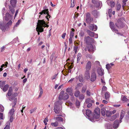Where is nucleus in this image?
Here are the masks:
<instances>
[{
    "instance_id": "obj_1",
    "label": "nucleus",
    "mask_w": 129,
    "mask_h": 129,
    "mask_svg": "<svg viewBox=\"0 0 129 129\" xmlns=\"http://www.w3.org/2000/svg\"><path fill=\"white\" fill-rule=\"evenodd\" d=\"M37 25L36 29L39 35H40V32H41L43 31V27H48L49 26L47 24H46L45 21L43 20H38Z\"/></svg>"
},
{
    "instance_id": "obj_2",
    "label": "nucleus",
    "mask_w": 129,
    "mask_h": 129,
    "mask_svg": "<svg viewBox=\"0 0 129 129\" xmlns=\"http://www.w3.org/2000/svg\"><path fill=\"white\" fill-rule=\"evenodd\" d=\"M62 103L61 101H58L54 103V110L56 113L58 114L60 112V109L61 108V105Z\"/></svg>"
},
{
    "instance_id": "obj_3",
    "label": "nucleus",
    "mask_w": 129,
    "mask_h": 129,
    "mask_svg": "<svg viewBox=\"0 0 129 129\" xmlns=\"http://www.w3.org/2000/svg\"><path fill=\"white\" fill-rule=\"evenodd\" d=\"M69 94L67 93H64L63 90L61 91L59 95L58 99L59 101L63 100H67L69 98Z\"/></svg>"
},
{
    "instance_id": "obj_4",
    "label": "nucleus",
    "mask_w": 129,
    "mask_h": 129,
    "mask_svg": "<svg viewBox=\"0 0 129 129\" xmlns=\"http://www.w3.org/2000/svg\"><path fill=\"white\" fill-rule=\"evenodd\" d=\"M82 112L84 114H85V113L86 112V116L88 117V119L92 122H94L95 121L93 119V117L92 118H91L90 117V115L91 114V111L89 110H83L82 111Z\"/></svg>"
},
{
    "instance_id": "obj_5",
    "label": "nucleus",
    "mask_w": 129,
    "mask_h": 129,
    "mask_svg": "<svg viewBox=\"0 0 129 129\" xmlns=\"http://www.w3.org/2000/svg\"><path fill=\"white\" fill-rule=\"evenodd\" d=\"M100 109L99 108H97L94 110V115L93 116V119L95 121L96 119H98L100 117Z\"/></svg>"
},
{
    "instance_id": "obj_6",
    "label": "nucleus",
    "mask_w": 129,
    "mask_h": 129,
    "mask_svg": "<svg viewBox=\"0 0 129 129\" xmlns=\"http://www.w3.org/2000/svg\"><path fill=\"white\" fill-rule=\"evenodd\" d=\"M48 9H45L43 10L41 12H40L39 14L41 15H42L43 14H47V15L46 16V18L48 20V18H49L50 17V16L49 15V13Z\"/></svg>"
},
{
    "instance_id": "obj_7",
    "label": "nucleus",
    "mask_w": 129,
    "mask_h": 129,
    "mask_svg": "<svg viewBox=\"0 0 129 129\" xmlns=\"http://www.w3.org/2000/svg\"><path fill=\"white\" fill-rule=\"evenodd\" d=\"M93 18L90 16V14L89 13L86 14V20L87 23H90L93 21Z\"/></svg>"
},
{
    "instance_id": "obj_8",
    "label": "nucleus",
    "mask_w": 129,
    "mask_h": 129,
    "mask_svg": "<svg viewBox=\"0 0 129 129\" xmlns=\"http://www.w3.org/2000/svg\"><path fill=\"white\" fill-rule=\"evenodd\" d=\"M84 41L87 44L94 42L93 39L89 36L85 37L84 38Z\"/></svg>"
},
{
    "instance_id": "obj_9",
    "label": "nucleus",
    "mask_w": 129,
    "mask_h": 129,
    "mask_svg": "<svg viewBox=\"0 0 129 129\" xmlns=\"http://www.w3.org/2000/svg\"><path fill=\"white\" fill-rule=\"evenodd\" d=\"M110 27L113 31L115 32L117 34L119 35L120 34V33L118 32V30L114 27V24L113 22H110Z\"/></svg>"
},
{
    "instance_id": "obj_10",
    "label": "nucleus",
    "mask_w": 129,
    "mask_h": 129,
    "mask_svg": "<svg viewBox=\"0 0 129 129\" xmlns=\"http://www.w3.org/2000/svg\"><path fill=\"white\" fill-rule=\"evenodd\" d=\"M66 93H67L68 94L71 96L73 95V89L72 87H69L67 88L66 90Z\"/></svg>"
},
{
    "instance_id": "obj_11",
    "label": "nucleus",
    "mask_w": 129,
    "mask_h": 129,
    "mask_svg": "<svg viewBox=\"0 0 129 129\" xmlns=\"http://www.w3.org/2000/svg\"><path fill=\"white\" fill-rule=\"evenodd\" d=\"M116 26L119 28L123 27L124 26V24L121 21L120 19H118L115 24Z\"/></svg>"
},
{
    "instance_id": "obj_12",
    "label": "nucleus",
    "mask_w": 129,
    "mask_h": 129,
    "mask_svg": "<svg viewBox=\"0 0 129 129\" xmlns=\"http://www.w3.org/2000/svg\"><path fill=\"white\" fill-rule=\"evenodd\" d=\"M87 47L89 52H93L95 49V46H93L91 44L88 45Z\"/></svg>"
},
{
    "instance_id": "obj_13",
    "label": "nucleus",
    "mask_w": 129,
    "mask_h": 129,
    "mask_svg": "<svg viewBox=\"0 0 129 129\" xmlns=\"http://www.w3.org/2000/svg\"><path fill=\"white\" fill-rule=\"evenodd\" d=\"M12 16L10 15L8 13H7L5 15V16L4 18V19L7 21L9 20H11L12 19Z\"/></svg>"
},
{
    "instance_id": "obj_14",
    "label": "nucleus",
    "mask_w": 129,
    "mask_h": 129,
    "mask_svg": "<svg viewBox=\"0 0 129 129\" xmlns=\"http://www.w3.org/2000/svg\"><path fill=\"white\" fill-rule=\"evenodd\" d=\"M91 66V64L90 61H88L86 66L85 69L86 71H90Z\"/></svg>"
},
{
    "instance_id": "obj_15",
    "label": "nucleus",
    "mask_w": 129,
    "mask_h": 129,
    "mask_svg": "<svg viewBox=\"0 0 129 129\" xmlns=\"http://www.w3.org/2000/svg\"><path fill=\"white\" fill-rule=\"evenodd\" d=\"M96 78V75L95 72L92 73L90 77V81H94Z\"/></svg>"
},
{
    "instance_id": "obj_16",
    "label": "nucleus",
    "mask_w": 129,
    "mask_h": 129,
    "mask_svg": "<svg viewBox=\"0 0 129 129\" xmlns=\"http://www.w3.org/2000/svg\"><path fill=\"white\" fill-rule=\"evenodd\" d=\"M89 28L92 30L95 31L97 29V27L96 25L91 24L89 26Z\"/></svg>"
},
{
    "instance_id": "obj_17",
    "label": "nucleus",
    "mask_w": 129,
    "mask_h": 129,
    "mask_svg": "<svg viewBox=\"0 0 129 129\" xmlns=\"http://www.w3.org/2000/svg\"><path fill=\"white\" fill-rule=\"evenodd\" d=\"M84 77L85 78L88 79L90 78V73L89 71H85L84 74Z\"/></svg>"
},
{
    "instance_id": "obj_18",
    "label": "nucleus",
    "mask_w": 129,
    "mask_h": 129,
    "mask_svg": "<svg viewBox=\"0 0 129 129\" xmlns=\"http://www.w3.org/2000/svg\"><path fill=\"white\" fill-rule=\"evenodd\" d=\"M9 100L12 101V100H14V105L12 106V107L13 108L15 106L17 102V98H15V97L13 96H12L11 98L9 99Z\"/></svg>"
},
{
    "instance_id": "obj_19",
    "label": "nucleus",
    "mask_w": 129,
    "mask_h": 129,
    "mask_svg": "<svg viewBox=\"0 0 129 129\" xmlns=\"http://www.w3.org/2000/svg\"><path fill=\"white\" fill-rule=\"evenodd\" d=\"M119 123L118 120H116L114 121L113 125V128L114 129H116L118 127V126Z\"/></svg>"
},
{
    "instance_id": "obj_20",
    "label": "nucleus",
    "mask_w": 129,
    "mask_h": 129,
    "mask_svg": "<svg viewBox=\"0 0 129 129\" xmlns=\"http://www.w3.org/2000/svg\"><path fill=\"white\" fill-rule=\"evenodd\" d=\"M16 0H10V3L13 7H15L16 6Z\"/></svg>"
},
{
    "instance_id": "obj_21",
    "label": "nucleus",
    "mask_w": 129,
    "mask_h": 129,
    "mask_svg": "<svg viewBox=\"0 0 129 129\" xmlns=\"http://www.w3.org/2000/svg\"><path fill=\"white\" fill-rule=\"evenodd\" d=\"M97 72L98 74L101 76L104 74V70L100 68H99L98 69Z\"/></svg>"
},
{
    "instance_id": "obj_22",
    "label": "nucleus",
    "mask_w": 129,
    "mask_h": 129,
    "mask_svg": "<svg viewBox=\"0 0 129 129\" xmlns=\"http://www.w3.org/2000/svg\"><path fill=\"white\" fill-rule=\"evenodd\" d=\"M92 3L94 4H97L98 5L96 6L97 7H98L99 6L101 5V6L102 3L101 2H97V0H92Z\"/></svg>"
},
{
    "instance_id": "obj_23",
    "label": "nucleus",
    "mask_w": 129,
    "mask_h": 129,
    "mask_svg": "<svg viewBox=\"0 0 129 129\" xmlns=\"http://www.w3.org/2000/svg\"><path fill=\"white\" fill-rule=\"evenodd\" d=\"M114 64L112 63L109 64H107L106 65V68L108 70Z\"/></svg>"
},
{
    "instance_id": "obj_24",
    "label": "nucleus",
    "mask_w": 129,
    "mask_h": 129,
    "mask_svg": "<svg viewBox=\"0 0 129 129\" xmlns=\"http://www.w3.org/2000/svg\"><path fill=\"white\" fill-rule=\"evenodd\" d=\"M54 118L56 120L58 121H63V119L61 117H59L58 115H57L56 116H55Z\"/></svg>"
},
{
    "instance_id": "obj_25",
    "label": "nucleus",
    "mask_w": 129,
    "mask_h": 129,
    "mask_svg": "<svg viewBox=\"0 0 129 129\" xmlns=\"http://www.w3.org/2000/svg\"><path fill=\"white\" fill-rule=\"evenodd\" d=\"M12 87H11L9 89L7 93V95L9 96H10L12 94Z\"/></svg>"
},
{
    "instance_id": "obj_26",
    "label": "nucleus",
    "mask_w": 129,
    "mask_h": 129,
    "mask_svg": "<svg viewBox=\"0 0 129 129\" xmlns=\"http://www.w3.org/2000/svg\"><path fill=\"white\" fill-rule=\"evenodd\" d=\"M101 113L102 115L104 116L106 114V109L105 107H103L101 109Z\"/></svg>"
},
{
    "instance_id": "obj_27",
    "label": "nucleus",
    "mask_w": 129,
    "mask_h": 129,
    "mask_svg": "<svg viewBox=\"0 0 129 129\" xmlns=\"http://www.w3.org/2000/svg\"><path fill=\"white\" fill-rule=\"evenodd\" d=\"M14 109L12 108L11 109L9 113V115L10 116H12L14 114Z\"/></svg>"
},
{
    "instance_id": "obj_28",
    "label": "nucleus",
    "mask_w": 129,
    "mask_h": 129,
    "mask_svg": "<svg viewBox=\"0 0 129 129\" xmlns=\"http://www.w3.org/2000/svg\"><path fill=\"white\" fill-rule=\"evenodd\" d=\"M9 87V86L8 85L6 84L5 85L2 89L5 92L7 90Z\"/></svg>"
},
{
    "instance_id": "obj_29",
    "label": "nucleus",
    "mask_w": 129,
    "mask_h": 129,
    "mask_svg": "<svg viewBox=\"0 0 129 129\" xmlns=\"http://www.w3.org/2000/svg\"><path fill=\"white\" fill-rule=\"evenodd\" d=\"M92 14L96 18H97L99 15V13L96 11H94L92 12Z\"/></svg>"
},
{
    "instance_id": "obj_30",
    "label": "nucleus",
    "mask_w": 129,
    "mask_h": 129,
    "mask_svg": "<svg viewBox=\"0 0 129 129\" xmlns=\"http://www.w3.org/2000/svg\"><path fill=\"white\" fill-rule=\"evenodd\" d=\"M92 100H91L90 99H87L84 103V105L86 106L87 104L89 103H91Z\"/></svg>"
},
{
    "instance_id": "obj_31",
    "label": "nucleus",
    "mask_w": 129,
    "mask_h": 129,
    "mask_svg": "<svg viewBox=\"0 0 129 129\" xmlns=\"http://www.w3.org/2000/svg\"><path fill=\"white\" fill-rule=\"evenodd\" d=\"M110 96V93L108 92H106L105 94V97L106 100L108 99Z\"/></svg>"
},
{
    "instance_id": "obj_32",
    "label": "nucleus",
    "mask_w": 129,
    "mask_h": 129,
    "mask_svg": "<svg viewBox=\"0 0 129 129\" xmlns=\"http://www.w3.org/2000/svg\"><path fill=\"white\" fill-rule=\"evenodd\" d=\"M107 4L109 5L111 7H113L115 6V4L114 2L111 1L110 2L109 4H108V2H107Z\"/></svg>"
},
{
    "instance_id": "obj_33",
    "label": "nucleus",
    "mask_w": 129,
    "mask_h": 129,
    "mask_svg": "<svg viewBox=\"0 0 129 129\" xmlns=\"http://www.w3.org/2000/svg\"><path fill=\"white\" fill-rule=\"evenodd\" d=\"M88 35L91 37H93L94 36V33L89 30L88 31Z\"/></svg>"
},
{
    "instance_id": "obj_34",
    "label": "nucleus",
    "mask_w": 129,
    "mask_h": 129,
    "mask_svg": "<svg viewBox=\"0 0 129 129\" xmlns=\"http://www.w3.org/2000/svg\"><path fill=\"white\" fill-rule=\"evenodd\" d=\"M5 81H3L0 82V87L2 89L5 85Z\"/></svg>"
},
{
    "instance_id": "obj_35",
    "label": "nucleus",
    "mask_w": 129,
    "mask_h": 129,
    "mask_svg": "<svg viewBox=\"0 0 129 129\" xmlns=\"http://www.w3.org/2000/svg\"><path fill=\"white\" fill-rule=\"evenodd\" d=\"M71 7H73L75 6V0H71Z\"/></svg>"
},
{
    "instance_id": "obj_36",
    "label": "nucleus",
    "mask_w": 129,
    "mask_h": 129,
    "mask_svg": "<svg viewBox=\"0 0 129 129\" xmlns=\"http://www.w3.org/2000/svg\"><path fill=\"white\" fill-rule=\"evenodd\" d=\"M81 56V53H78L77 55V62H79V60Z\"/></svg>"
},
{
    "instance_id": "obj_37",
    "label": "nucleus",
    "mask_w": 129,
    "mask_h": 129,
    "mask_svg": "<svg viewBox=\"0 0 129 129\" xmlns=\"http://www.w3.org/2000/svg\"><path fill=\"white\" fill-rule=\"evenodd\" d=\"M9 9H10V11L11 12L12 14L14 13L15 12V10L11 6H9Z\"/></svg>"
},
{
    "instance_id": "obj_38",
    "label": "nucleus",
    "mask_w": 129,
    "mask_h": 129,
    "mask_svg": "<svg viewBox=\"0 0 129 129\" xmlns=\"http://www.w3.org/2000/svg\"><path fill=\"white\" fill-rule=\"evenodd\" d=\"M87 86H83L82 89V92L83 93L85 92L86 90V89Z\"/></svg>"
},
{
    "instance_id": "obj_39",
    "label": "nucleus",
    "mask_w": 129,
    "mask_h": 129,
    "mask_svg": "<svg viewBox=\"0 0 129 129\" xmlns=\"http://www.w3.org/2000/svg\"><path fill=\"white\" fill-rule=\"evenodd\" d=\"M121 99L124 102H126L128 100L127 99L125 96H122Z\"/></svg>"
},
{
    "instance_id": "obj_40",
    "label": "nucleus",
    "mask_w": 129,
    "mask_h": 129,
    "mask_svg": "<svg viewBox=\"0 0 129 129\" xmlns=\"http://www.w3.org/2000/svg\"><path fill=\"white\" fill-rule=\"evenodd\" d=\"M80 93V92L79 91L77 90L74 93L75 96L76 97H78Z\"/></svg>"
},
{
    "instance_id": "obj_41",
    "label": "nucleus",
    "mask_w": 129,
    "mask_h": 129,
    "mask_svg": "<svg viewBox=\"0 0 129 129\" xmlns=\"http://www.w3.org/2000/svg\"><path fill=\"white\" fill-rule=\"evenodd\" d=\"M112 114V113L110 111H107L106 115L107 116H109L111 115V114Z\"/></svg>"
},
{
    "instance_id": "obj_42",
    "label": "nucleus",
    "mask_w": 129,
    "mask_h": 129,
    "mask_svg": "<svg viewBox=\"0 0 129 129\" xmlns=\"http://www.w3.org/2000/svg\"><path fill=\"white\" fill-rule=\"evenodd\" d=\"M112 11V9H109L108 11V13L109 14V17H111Z\"/></svg>"
},
{
    "instance_id": "obj_43",
    "label": "nucleus",
    "mask_w": 129,
    "mask_h": 129,
    "mask_svg": "<svg viewBox=\"0 0 129 129\" xmlns=\"http://www.w3.org/2000/svg\"><path fill=\"white\" fill-rule=\"evenodd\" d=\"M1 28L2 31H5L6 29L5 26L4 25H1Z\"/></svg>"
},
{
    "instance_id": "obj_44",
    "label": "nucleus",
    "mask_w": 129,
    "mask_h": 129,
    "mask_svg": "<svg viewBox=\"0 0 129 129\" xmlns=\"http://www.w3.org/2000/svg\"><path fill=\"white\" fill-rule=\"evenodd\" d=\"M51 124L52 125L54 126H58V123L56 122H53L51 123Z\"/></svg>"
},
{
    "instance_id": "obj_45",
    "label": "nucleus",
    "mask_w": 129,
    "mask_h": 129,
    "mask_svg": "<svg viewBox=\"0 0 129 129\" xmlns=\"http://www.w3.org/2000/svg\"><path fill=\"white\" fill-rule=\"evenodd\" d=\"M4 110V108L3 106L1 104H0V111L3 112Z\"/></svg>"
},
{
    "instance_id": "obj_46",
    "label": "nucleus",
    "mask_w": 129,
    "mask_h": 129,
    "mask_svg": "<svg viewBox=\"0 0 129 129\" xmlns=\"http://www.w3.org/2000/svg\"><path fill=\"white\" fill-rule=\"evenodd\" d=\"M124 115V112L123 111L120 114V119H122Z\"/></svg>"
},
{
    "instance_id": "obj_47",
    "label": "nucleus",
    "mask_w": 129,
    "mask_h": 129,
    "mask_svg": "<svg viewBox=\"0 0 129 129\" xmlns=\"http://www.w3.org/2000/svg\"><path fill=\"white\" fill-rule=\"evenodd\" d=\"M37 109V108H35L33 109H32L30 110V112L31 114L34 112Z\"/></svg>"
},
{
    "instance_id": "obj_48",
    "label": "nucleus",
    "mask_w": 129,
    "mask_h": 129,
    "mask_svg": "<svg viewBox=\"0 0 129 129\" xmlns=\"http://www.w3.org/2000/svg\"><path fill=\"white\" fill-rule=\"evenodd\" d=\"M79 81L81 82H82L83 81V79L82 75H80L79 77Z\"/></svg>"
},
{
    "instance_id": "obj_49",
    "label": "nucleus",
    "mask_w": 129,
    "mask_h": 129,
    "mask_svg": "<svg viewBox=\"0 0 129 129\" xmlns=\"http://www.w3.org/2000/svg\"><path fill=\"white\" fill-rule=\"evenodd\" d=\"M12 21L11 20H10L9 21V22H8L7 23V26H9L11 25L12 24Z\"/></svg>"
},
{
    "instance_id": "obj_50",
    "label": "nucleus",
    "mask_w": 129,
    "mask_h": 129,
    "mask_svg": "<svg viewBox=\"0 0 129 129\" xmlns=\"http://www.w3.org/2000/svg\"><path fill=\"white\" fill-rule=\"evenodd\" d=\"M40 94H42L43 92V90L41 87H40Z\"/></svg>"
},
{
    "instance_id": "obj_51",
    "label": "nucleus",
    "mask_w": 129,
    "mask_h": 129,
    "mask_svg": "<svg viewBox=\"0 0 129 129\" xmlns=\"http://www.w3.org/2000/svg\"><path fill=\"white\" fill-rule=\"evenodd\" d=\"M57 74H55L51 78V79L52 80H53V79H56V78L57 76Z\"/></svg>"
},
{
    "instance_id": "obj_52",
    "label": "nucleus",
    "mask_w": 129,
    "mask_h": 129,
    "mask_svg": "<svg viewBox=\"0 0 129 129\" xmlns=\"http://www.w3.org/2000/svg\"><path fill=\"white\" fill-rule=\"evenodd\" d=\"M78 47V46H75L74 47V52L75 53H76L77 52V50Z\"/></svg>"
},
{
    "instance_id": "obj_53",
    "label": "nucleus",
    "mask_w": 129,
    "mask_h": 129,
    "mask_svg": "<svg viewBox=\"0 0 129 129\" xmlns=\"http://www.w3.org/2000/svg\"><path fill=\"white\" fill-rule=\"evenodd\" d=\"M120 4H118L116 6V9L117 10H119L120 8Z\"/></svg>"
},
{
    "instance_id": "obj_54",
    "label": "nucleus",
    "mask_w": 129,
    "mask_h": 129,
    "mask_svg": "<svg viewBox=\"0 0 129 129\" xmlns=\"http://www.w3.org/2000/svg\"><path fill=\"white\" fill-rule=\"evenodd\" d=\"M86 57L87 58H89L90 59L92 58V56L91 55L89 54H87L86 55Z\"/></svg>"
},
{
    "instance_id": "obj_55",
    "label": "nucleus",
    "mask_w": 129,
    "mask_h": 129,
    "mask_svg": "<svg viewBox=\"0 0 129 129\" xmlns=\"http://www.w3.org/2000/svg\"><path fill=\"white\" fill-rule=\"evenodd\" d=\"M101 82L103 84V85H105V81L104 78H101Z\"/></svg>"
},
{
    "instance_id": "obj_56",
    "label": "nucleus",
    "mask_w": 129,
    "mask_h": 129,
    "mask_svg": "<svg viewBox=\"0 0 129 129\" xmlns=\"http://www.w3.org/2000/svg\"><path fill=\"white\" fill-rule=\"evenodd\" d=\"M84 34L83 32L82 31H80V34L79 35L81 37H83L84 35Z\"/></svg>"
},
{
    "instance_id": "obj_57",
    "label": "nucleus",
    "mask_w": 129,
    "mask_h": 129,
    "mask_svg": "<svg viewBox=\"0 0 129 129\" xmlns=\"http://www.w3.org/2000/svg\"><path fill=\"white\" fill-rule=\"evenodd\" d=\"M74 32L71 31L70 32V37L72 38L74 36Z\"/></svg>"
},
{
    "instance_id": "obj_58",
    "label": "nucleus",
    "mask_w": 129,
    "mask_h": 129,
    "mask_svg": "<svg viewBox=\"0 0 129 129\" xmlns=\"http://www.w3.org/2000/svg\"><path fill=\"white\" fill-rule=\"evenodd\" d=\"M0 118L2 119H4L3 113L1 112H0Z\"/></svg>"
},
{
    "instance_id": "obj_59",
    "label": "nucleus",
    "mask_w": 129,
    "mask_h": 129,
    "mask_svg": "<svg viewBox=\"0 0 129 129\" xmlns=\"http://www.w3.org/2000/svg\"><path fill=\"white\" fill-rule=\"evenodd\" d=\"M76 105L77 106H79L80 105V103L78 101H76Z\"/></svg>"
},
{
    "instance_id": "obj_60",
    "label": "nucleus",
    "mask_w": 129,
    "mask_h": 129,
    "mask_svg": "<svg viewBox=\"0 0 129 129\" xmlns=\"http://www.w3.org/2000/svg\"><path fill=\"white\" fill-rule=\"evenodd\" d=\"M48 121V120L47 118H46L45 120L44 121V122L45 123V125H46L47 124V123H46V122Z\"/></svg>"
},
{
    "instance_id": "obj_61",
    "label": "nucleus",
    "mask_w": 129,
    "mask_h": 129,
    "mask_svg": "<svg viewBox=\"0 0 129 129\" xmlns=\"http://www.w3.org/2000/svg\"><path fill=\"white\" fill-rule=\"evenodd\" d=\"M72 38H71L70 37L69 39V44H71L72 42Z\"/></svg>"
},
{
    "instance_id": "obj_62",
    "label": "nucleus",
    "mask_w": 129,
    "mask_h": 129,
    "mask_svg": "<svg viewBox=\"0 0 129 129\" xmlns=\"http://www.w3.org/2000/svg\"><path fill=\"white\" fill-rule=\"evenodd\" d=\"M128 0H122V2H123V6H124L125 5L126 2L128 1Z\"/></svg>"
},
{
    "instance_id": "obj_63",
    "label": "nucleus",
    "mask_w": 129,
    "mask_h": 129,
    "mask_svg": "<svg viewBox=\"0 0 129 129\" xmlns=\"http://www.w3.org/2000/svg\"><path fill=\"white\" fill-rule=\"evenodd\" d=\"M107 89V87L105 86H103L102 88V90L103 91H105V90H106Z\"/></svg>"
},
{
    "instance_id": "obj_64",
    "label": "nucleus",
    "mask_w": 129,
    "mask_h": 129,
    "mask_svg": "<svg viewBox=\"0 0 129 129\" xmlns=\"http://www.w3.org/2000/svg\"><path fill=\"white\" fill-rule=\"evenodd\" d=\"M66 35V33H65L63 34L62 35V37L63 39H64Z\"/></svg>"
}]
</instances>
